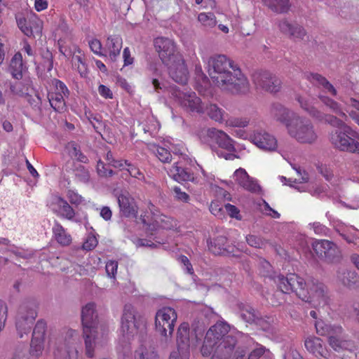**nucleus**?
Returning a JSON list of instances; mask_svg holds the SVG:
<instances>
[{
	"mask_svg": "<svg viewBox=\"0 0 359 359\" xmlns=\"http://www.w3.org/2000/svg\"><path fill=\"white\" fill-rule=\"evenodd\" d=\"M321 121H324L325 123L331 125L332 126L337 128V130L341 129L344 128V126H348L337 117L330 114H323V118Z\"/></svg>",
	"mask_w": 359,
	"mask_h": 359,
	"instance_id": "47",
	"label": "nucleus"
},
{
	"mask_svg": "<svg viewBox=\"0 0 359 359\" xmlns=\"http://www.w3.org/2000/svg\"><path fill=\"white\" fill-rule=\"evenodd\" d=\"M278 290L285 294L294 292L299 297V290L306 286V280L296 273H289L286 276L279 274L273 277Z\"/></svg>",
	"mask_w": 359,
	"mask_h": 359,
	"instance_id": "12",
	"label": "nucleus"
},
{
	"mask_svg": "<svg viewBox=\"0 0 359 359\" xmlns=\"http://www.w3.org/2000/svg\"><path fill=\"white\" fill-rule=\"evenodd\" d=\"M208 74L212 82L222 90L245 93L249 90L247 78L238 65L225 55H215L208 59Z\"/></svg>",
	"mask_w": 359,
	"mask_h": 359,
	"instance_id": "1",
	"label": "nucleus"
},
{
	"mask_svg": "<svg viewBox=\"0 0 359 359\" xmlns=\"http://www.w3.org/2000/svg\"><path fill=\"white\" fill-rule=\"evenodd\" d=\"M126 170L128 172L129 175L135 178L138 179L139 180H144V174L137 168L135 165L129 163Z\"/></svg>",
	"mask_w": 359,
	"mask_h": 359,
	"instance_id": "58",
	"label": "nucleus"
},
{
	"mask_svg": "<svg viewBox=\"0 0 359 359\" xmlns=\"http://www.w3.org/2000/svg\"><path fill=\"white\" fill-rule=\"evenodd\" d=\"M278 27L283 34L292 39H303L306 36V31L303 27L298 24H292L287 20L280 21Z\"/></svg>",
	"mask_w": 359,
	"mask_h": 359,
	"instance_id": "23",
	"label": "nucleus"
},
{
	"mask_svg": "<svg viewBox=\"0 0 359 359\" xmlns=\"http://www.w3.org/2000/svg\"><path fill=\"white\" fill-rule=\"evenodd\" d=\"M81 316L86 355L88 358H93L96 346L98 325V316L95 304L89 302L83 306L81 309Z\"/></svg>",
	"mask_w": 359,
	"mask_h": 359,
	"instance_id": "4",
	"label": "nucleus"
},
{
	"mask_svg": "<svg viewBox=\"0 0 359 359\" xmlns=\"http://www.w3.org/2000/svg\"><path fill=\"white\" fill-rule=\"evenodd\" d=\"M154 43L160 59L165 65L177 60V56H182L177 50L175 42L169 38L157 37L154 39Z\"/></svg>",
	"mask_w": 359,
	"mask_h": 359,
	"instance_id": "13",
	"label": "nucleus"
},
{
	"mask_svg": "<svg viewBox=\"0 0 359 359\" xmlns=\"http://www.w3.org/2000/svg\"><path fill=\"white\" fill-rule=\"evenodd\" d=\"M73 65L77 68V70L82 77H85L88 73L86 64L83 61L79 55L72 57Z\"/></svg>",
	"mask_w": 359,
	"mask_h": 359,
	"instance_id": "49",
	"label": "nucleus"
},
{
	"mask_svg": "<svg viewBox=\"0 0 359 359\" xmlns=\"http://www.w3.org/2000/svg\"><path fill=\"white\" fill-rule=\"evenodd\" d=\"M122 45L123 40L119 35H113L107 38L105 47L109 52V57L111 61L115 62L118 57Z\"/></svg>",
	"mask_w": 359,
	"mask_h": 359,
	"instance_id": "29",
	"label": "nucleus"
},
{
	"mask_svg": "<svg viewBox=\"0 0 359 359\" xmlns=\"http://www.w3.org/2000/svg\"><path fill=\"white\" fill-rule=\"evenodd\" d=\"M143 324L142 317L131 304H126L121 318V331L123 337L130 341L138 334L140 326Z\"/></svg>",
	"mask_w": 359,
	"mask_h": 359,
	"instance_id": "9",
	"label": "nucleus"
},
{
	"mask_svg": "<svg viewBox=\"0 0 359 359\" xmlns=\"http://www.w3.org/2000/svg\"><path fill=\"white\" fill-rule=\"evenodd\" d=\"M304 346L308 351L312 353L316 357L327 358L330 355L329 352L323 344L322 339L319 337H307L304 341Z\"/></svg>",
	"mask_w": 359,
	"mask_h": 359,
	"instance_id": "22",
	"label": "nucleus"
},
{
	"mask_svg": "<svg viewBox=\"0 0 359 359\" xmlns=\"http://www.w3.org/2000/svg\"><path fill=\"white\" fill-rule=\"evenodd\" d=\"M277 121L284 123L289 135L297 142L303 144H312L318 138L314 126L309 120L296 116L280 104L271 108Z\"/></svg>",
	"mask_w": 359,
	"mask_h": 359,
	"instance_id": "3",
	"label": "nucleus"
},
{
	"mask_svg": "<svg viewBox=\"0 0 359 359\" xmlns=\"http://www.w3.org/2000/svg\"><path fill=\"white\" fill-rule=\"evenodd\" d=\"M135 359H157L156 355L149 353L146 348L141 346L135 353Z\"/></svg>",
	"mask_w": 359,
	"mask_h": 359,
	"instance_id": "53",
	"label": "nucleus"
},
{
	"mask_svg": "<svg viewBox=\"0 0 359 359\" xmlns=\"http://www.w3.org/2000/svg\"><path fill=\"white\" fill-rule=\"evenodd\" d=\"M65 97L67 96L60 95L59 93H48V99L50 104L55 111L61 113L65 110L66 104Z\"/></svg>",
	"mask_w": 359,
	"mask_h": 359,
	"instance_id": "34",
	"label": "nucleus"
},
{
	"mask_svg": "<svg viewBox=\"0 0 359 359\" xmlns=\"http://www.w3.org/2000/svg\"><path fill=\"white\" fill-rule=\"evenodd\" d=\"M312 248L320 259L327 262H333L339 254L337 245L328 240H317L313 243Z\"/></svg>",
	"mask_w": 359,
	"mask_h": 359,
	"instance_id": "16",
	"label": "nucleus"
},
{
	"mask_svg": "<svg viewBox=\"0 0 359 359\" xmlns=\"http://www.w3.org/2000/svg\"><path fill=\"white\" fill-rule=\"evenodd\" d=\"M67 198L72 205H79L83 202V197L74 191L69 190L67 192Z\"/></svg>",
	"mask_w": 359,
	"mask_h": 359,
	"instance_id": "64",
	"label": "nucleus"
},
{
	"mask_svg": "<svg viewBox=\"0 0 359 359\" xmlns=\"http://www.w3.org/2000/svg\"><path fill=\"white\" fill-rule=\"evenodd\" d=\"M76 333L73 330L67 332L64 339H59L53 351L55 359H70L74 348Z\"/></svg>",
	"mask_w": 359,
	"mask_h": 359,
	"instance_id": "15",
	"label": "nucleus"
},
{
	"mask_svg": "<svg viewBox=\"0 0 359 359\" xmlns=\"http://www.w3.org/2000/svg\"><path fill=\"white\" fill-rule=\"evenodd\" d=\"M54 239L62 246H68L72 243V236L57 221H55L52 228Z\"/></svg>",
	"mask_w": 359,
	"mask_h": 359,
	"instance_id": "31",
	"label": "nucleus"
},
{
	"mask_svg": "<svg viewBox=\"0 0 359 359\" xmlns=\"http://www.w3.org/2000/svg\"><path fill=\"white\" fill-rule=\"evenodd\" d=\"M240 316L244 321L249 323L256 320L255 310L250 306H240Z\"/></svg>",
	"mask_w": 359,
	"mask_h": 359,
	"instance_id": "42",
	"label": "nucleus"
},
{
	"mask_svg": "<svg viewBox=\"0 0 359 359\" xmlns=\"http://www.w3.org/2000/svg\"><path fill=\"white\" fill-rule=\"evenodd\" d=\"M337 278L344 285L347 287H351L357 281L356 273L346 270H344L341 272L339 271Z\"/></svg>",
	"mask_w": 359,
	"mask_h": 359,
	"instance_id": "39",
	"label": "nucleus"
},
{
	"mask_svg": "<svg viewBox=\"0 0 359 359\" xmlns=\"http://www.w3.org/2000/svg\"><path fill=\"white\" fill-rule=\"evenodd\" d=\"M207 243L209 250L216 255L228 256L233 254L236 250L235 246L231 245L227 238L224 236H218L212 240H208Z\"/></svg>",
	"mask_w": 359,
	"mask_h": 359,
	"instance_id": "19",
	"label": "nucleus"
},
{
	"mask_svg": "<svg viewBox=\"0 0 359 359\" xmlns=\"http://www.w3.org/2000/svg\"><path fill=\"white\" fill-rule=\"evenodd\" d=\"M8 308L6 304L0 300V331L4 327L7 319Z\"/></svg>",
	"mask_w": 359,
	"mask_h": 359,
	"instance_id": "60",
	"label": "nucleus"
},
{
	"mask_svg": "<svg viewBox=\"0 0 359 359\" xmlns=\"http://www.w3.org/2000/svg\"><path fill=\"white\" fill-rule=\"evenodd\" d=\"M229 326L221 322L210 327L206 332L201 353L208 356L212 353L211 359H229L236 344V339L228 334Z\"/></svg>",
	"mask_w": 359,
	"mask_h": 359,
	"instance_id": "2",
	"label": "nucleus"
},
{
	"mask_svg": "<svg viewBox=\"0 0 359 359\" xmlns=\"http://www.w3.org/2000/svg\"><path fill=\"white\" fill-rule=\"evenodd\" d=\"M150 81L156 93L165 91L166 84L162 81L163 72L157 64H150L147 69Z\"/></svg>",
	"mask_w": 359,
	"mask_h": 359,
	"instance_id": "25",
	"label": "nucleus"
},
{
	"mask_svg": "<svg viewBox=\"0 0 359 359\" xmlns=\"http://www.w3.org/2000/svg\"><path fill=\"white\" fill-rule=\"evenodd\" d=\"M74 174L77 180L81 182L86 183L90 180L88 170L81 165H79L74 169Z\"/></svg>",
	"mask_w": 359,
	"mask_h": 359,
	"instance_id": "51",
	"label": "nucleus"
},
{
	"mask_svg": "<svg viewBox=\"0 0 359 359\" xmlns=\"http://www.w3.org/2000/svg\"><path fill=\"white\" fill-rule=\"evenodd\" d=\"M246 241L248 245L256 248H262L266 245V243L263 241L261 238L255 235L248 236Z\"/></svg>",
	"mask_w": 359,
	"mask_h": 359,
	"instance_id": "55",
	"label": "nucleus"
},
{
	"mask_svg": "<svg viewBox=\"0 0 359 359\" xmlns=\"http://www.w3.org/2000/svg\"><path fill=\"white\" fill-rule=\"evenodd\" d=\"M117 201L120 209V213L125 217L136 218L138 212V207L135 199L128 194H121L118 196Z\"/></svg>",
	"mask_w": 359,
	"mask_h": 359,
	"instance_id": "21",
	"label": "nucleus"
},
{
	"mask_svg": "<svg viewBox=\"0 0 359 359\" xmlns=\"http://www.w3.org/2000/svg\"><path fill=\"white\" fill-rule=\"evenodd\" d=\"M154 152L156 157L163 163H168L171 160L172 156L170 152L163 147H156Z\"/></svg>",
	"mask_w": 359,
	"mask_h": 359,
	"instance_id": "50",
	"label": "nucleus"
},
{
	"mask_svg": "<svg viewBox=\"0 0 359 359\" xmlns=\"http://www.w3.org/2000/svg\"><path fill=\"white\" fill-rule=\"evenodd\" d=\"M235 181L239 184L244 182V180H248V174L243 168L237 169L233 174Z\"/></svg>",
	"mask_w": 359,
	"mask_h": 359,
	"instance_id": "63",
	"label": "nucleus"
},
{
	"mask_svg": "<svg viewBox=\"0 0 359 359\" xmlns=\"http://www.w3.org/2000/svg\"><path fill=\"white\" fill-rule=\"evenodd\" d=\"M169 175L178 182L193 181L194 179L193 172L181 166L180 163L174 164L170 169Z\"/></svg>",
	"mask_w": 359,
	"mask_h": 359,
	"instance_id": "30",
	"label": "nucleus"
},
{
	"mask_svg": "<svg viewBox=\"0 0 359 359\" xmlns=\"http://www.w3.org/2000/svg\"><path fill=\"white\" fill-rule=\"evenodd\" d=\"M315 327L317 334L320 336H326L328 337V339H330L331 337L341 336L344 332V330L341 325H332L323 320H317L315 323Z\"/></svg>",
	"mask_w": 359,
	"mask_h": 359,
	"instance_id": "24",
	"label": "nucleus"
},
{
	"mask_svg": "<svg viewBox=\"0 0 359 359\" xmlns=\"http://www.w3.org/2000/svg\"><path fill=\"white\" fill-rule=\"evenodd\" d=\"M252 79L257 89L264 92L269 90V74L267 71L257 70L252 74Z\"/></svg>",
	"mask_w": 359,
	"mask_h": 359,
	"instance_id": "33",
	"label": "nucleus"
},
{
	"mask_svg": "<svg viewBox=\"0 0 359 359\" xmlns=\"http://www.w3.org/2000/svg\"><path fill=\"white\" fill-rule=\"evenodd\" d=\"M328 344L336 351L347 349L350 346V341L346 339L344 332L341 336L331 337Z\"/></svg>",
	"mask_w": 359,
	"mask_h": 359,
	"instance_id": "36",
	"label": "nucleus"
},
{
	"mask_svg": "<svg viewBox=\"0 0 359 359\" xmlns=\"http://www.w3.org/2000/svg\"><path fill=\"white\" fill-rule=\"evenodd\" d=\"M198 20L206 28H212L217 25V20L213 13H201L198 16Z\"/></svg>",
	"mask_w": 359,
	"mask_h": 359,
	"instance_id": "40",
	"label": "nucleus"
},
{
	"mask_svg": "<svg viewBox=\"0 0 359 359\" xmlns=\"http://www.w3.org/2000/svg\"><path fill=\"white\" fill-rule=\"evenodd\" d=\"M357 133L350 126L335 130L330 133V142L337 149L359 154V142L355 141Z\"/></svg>",
	"mask_w": 359,
	"mask_h": 359,
	"instance_id": "8",
	"label": "nucleus"
},
{
	"mask_svg": "<svg viewBox=\"0 0 359 359\" xmlns=\"http://www.w3.org/2000/svg\"><path fill=\"white\" fill-rule=\"evenodd\" d=\"M16 21L20 29L27 36H32L34 32H39L41 26L38 22H33L29 18L18 15L16 17Z\"/></svg>",
	"mask_w": 359,
	"mask_h": 359,
	"instance_id": "32",
	"label": "nucleus"
},
{
	"mask_svg": "<svg viewBox=\"0 0 359 359\" xmlns=\"http://www.w3.org/2000/svg\"><path fill=\"white\" fill-rule=\"evenodd\" d=\"M244 189L252 193L259 192L261 190L260 186L257 181L248 175V180H244L243 183L239 184Z\"/></svg>",
	"mask_w": 359,
	"mask_h": 359,
	"instance_id": "46",
	"label": "nucleus"
},
{
	"mask_svg": "<svg viewBox=\"0 0 359 359\" xmlns=\"http://www.w3.org/2000/svg\"><path fill=\"white\" fill-rule=\"evenodd\" d=\"M244 189L252 193L259 192L261 190L260 186L257 181L248 175V180H244L243 183L239 184Z\"/></svg>",
	"mask_w": 359,
	"mask_h": 359,
	"instance_id": "45",
	"label": "nucleus"
},
{
	"mask_svg": "<svg viewBox=\"0 0 359 359\" xmlns=\"http://www.w3.org/2000/svg\"><path fill=\"white\" fill-rule=\"evenodd\" d=\"M109 164L104 163L101 160L97 161L96 170L100 177H110L114 175V172L109 168Z\"/></svg>",
	"mask_w": 359,
	"mask_h": 359,
	"instance_id": "44",
	"label": "nucleus"
},
{
	"mask_svg": "<svg viewBox=\"0 0 359 359\" xmlns=\"http://www.w3.org/2000/svg\"><path fill=\"white\" fill-rule=\"evenodd\" d=\"M251 138L252 142L259 148L264 150L269 149V135L268 133L262 130H257Z\"/></svg>",
	"mask_w": 359,
	"mask_h": 359,
	"instance_id": "35",
	"label": "nucleus"
},
{
	"mask_svg": "<svg viewBox=\"0 0 359 359\" xmlns=\"http://www.w3.org/2000/svg\"><path fill=\"white\" fill-rule=\"evenodd\" d=\"M309 226L315 233L319 236H326L329 231L328 228L318 222L309 224Z\"/></svg>",
	"mask_w": 359,
	"mask_h": 359,
	"instance_id": "57",
	"label": "nucleus"
},
{
	"mask_svg": "<svg viewBox=\"0 0 359 359\" xmlns=\"http://www.w3.org/2000/svg\"><path fill=\"white\" fill-rule=\"evenodd\" d=\"M53 83L55 87V90L53 93H59L60 95L68 96L69 91L66 85L58 79H54Z\"/></svg>",
	"mask_w": 359,
	"mask_h": 359,
	"instance_id": "59",
	"label": "nucleus"
},
{
	"mask_svg": "<svg viewBox=\"0 0 359 359\" xmlns=\"http://www.w3.org/2000/svg\"><path fill=\"white\" fill-rule=\"evenodd\" d=\"M172 95L185 111L198 114L205 113V104L196 93H184L175 88Z\"/></svg>",
	"mask_w": 359,
	"mask_h": 359,
	"instance_id": "11",
	"label": "nucleus"
},
{
	"mask_svg": "<svg viewBox=\"0 0 359 359\" xmlns=\"http://www.w3.org/2000/svg\"><path fill=\"white\" fill-rule=\"evenodd\" d=\"M210 211L215 216L222 218L224 215V210L223 206L219 201H212L210 205Z\"/></svg>",
	"mask_w": 359,
	"mask_h": 359,
	"instance_id": "56",
	"label": "nucleus"
},
{
	"mask_svg": "<svg viewBox=\"0 0 359 359\" xmlns=\"http://www.w3.org/2000/svg\"><path fill=\"white\" fill-rule=\"evenodd\" d=\"M290 8L289 0H271V9L275 12L287 13Z\"/></svg>",
	"mask_w": 359,
	"mask_h": 359,
	"instance_id": "43",
	"label": "nucleus"
},
{
	"mask_svg": "<svg viewBox=\"0 0 359 359\" xmlns=\"http://www.w3.org/2000/svg\"><path fill=\"white\" fill-rule=\"evenodd\" d=\"M224 211H226L231 217L236 218L237 219H241L240 217V211L239 210L233 205L230 203H226L224 205Z\"/></svg>",
	"mask_w": 359,
	"mask_h": 359,
	"instance_id": "62",
	"label": "nucleus"
},
{
	"mask_svg": "<svg viewBox=\"0 0 359 359\" xmlns=\"http://www.w3.org/2000/svg\"><path fill=\"white\" fill-rule=\"evenodd\" d=\"M299 298L312 304L315 307L324 306L329 304L330 295L327 286L316 279L306 281V286L299 290Z\"/></svg>",
	"mask_w": 359,
	"mask_h": 359,
	"instance_id": "5",
	"label": "nucleus"
},
{
	"mask_svg": "<svg viewBox=\"0 0 359 359\" xmlns=\"http://www.w3.org/2000/svg\"><path fill=\"white\" fill-rule=\"evenodd\" d=\"M172 192L175 199L177 201L188 203L190 200L189 195L186 192L182 191L179 187H173Z\"/></svg>",
	"mask_w": 359,
	"mask_h": 359,
	"instance_id": "54",
	"label": "nucleus"
},
{
	"mask_svg": "<svg viewBox=\"0 0 359 359\" xmlns=\"http://www.w3.org/2000/svg\"><path fill=\"white\" fill-rule=\"evenodd\" d=\"M51 206L53 212L60 217L76 222H79V220L75 218V210L69 203L62 197H55Z\"/></svg>",
	"mask_w": 359,
	"mask_h": 359,
	"instance_id": "20",
	"label": "nucleus"
},
{
	"mask_svg": "<svg viewBox=\"0 0 359 359\" xmlns=\"http://www.w3.org/2000/svg\"><path fill=\"white\" fill-rule=\"evenodd\" d=\"M177 60L165 65L171 79L176 83L186 84L188 81L189 72L182 56H177Z\"/></svg>",
	"mask_w": 359,
	"mask_h": 359,
	"instance_id": "18",
	"label": "nucleus"
},
{
	"mask_svg": "<svg viewBox=\"0 0 359 359\" xmlns=\"http://www.w3.org/2000/svg\"><path fill=\"white\" fill-rule=\"evenodd\" d=\"M207 135L219 146V149L216 150L218 156L226 160H233L238 158V156L235 154L236 149L234 141L226 133L211 128L208 129Z\"/></svg>",
	"mask_w": 359,
	"mask_h": 359,
	"instance_id": "10",
	"label": "nucleus"
},
{
	"mask_svg": "<svg viewBox=\"0 0 359 359\" xmlns=\"http://www.w3.org/2000/svg\"><path fill=\"white\" fill-rule=\"evenodd\" d=\"M41 57L43 58V67L46 69L48 72L51 71L53 67V57L52 53L48 49L43 50Z\"/></svg>",
	"mask_w": 359,
	"mask_h": 359,
	"instance_id": "48",
	"label": "nucleus"
},
{
	"mask_svg": "<svg viewBox=\"0 0 359 359\" xmlns=\"http://www.w3.org/2000/svg\"><path fill=\"white\" fill-rule=\"evenodd\" d=\"M205 112L215 121L222 122L224 119V110L215 104H205Z\"/></svg>",
	"mask_w": 359,
	"mask_h": 359,
	"instance_id": "37",
	"label": "nucleus"
},
{
	"mask_svg": "<svg viewBox=\"0 0 359 359\" xmlns=\"http://www.w3.org/2000/svg\"><path fill=\"white\" fill-rule=\"evenodd\" d=\"M177 318V313L171 307H163L156 313V331L160 334L162 337L161 341L165 344L171 341Z\"/></svg>",
	"mask_w": 359,
	"mask_h": 359,
	"instance_id": "7",
	"label": "nucleus"
},
{
	"mask_svg": "<svg viewBox=\"0 0 359 359\" xmlns=\"http://www.w3.org/2000/svg\"><path fill=\"white\" fill-rule=\"evenodd\" d=\"M306 76L308 81L318 88H321L333 96H336L337 95V91L335 88L323 76L318 73H309Z\"/></svg>",
	"mask_w": 359,
	"mask_h": 359,
	"instance_id": "28",
	"label": "nucleus"
},
{
	"mask_svg": "<svg viewBox=\"0 0 359 359\" xmlns=\"http://www.w3.org/2000/svg\"><path fill=\"white\" fill-rule=\"evenodd\" d=\"M159 226L165 229H171L177 226V221L172 217L166 215H162L160 217V221L158 222Z\"/></svg>",
	"mask_w": 359,
	"mask_h": 359,
	"instance_id": "52",
	"label": "nucleus"
},
{
	"mask_svg": "<svg viewBox=\"0 0 359 359\" xmlns=\"http://www.w3.org/2000/svg\"><path fill=\"white\" fill-rule=\"evenodd\" d=\"M297 102L299 103L302 109L306 111L311 116L318 120H322L323 113L318 111L314 106L316 99L309 95H299L297 97Z\"/></svg>",
	"mask_w": 359,
	"mask_h": 359,
	"instance_id": "27",
	"label": "nucleus"
},
{
	"mask_svg": "<svg viewBox=\"0 0 359 359\" xmlns=\"http://www.w3.org/2000/svg\"><path fill=\"white\" fill-rule=\"evenodd\" d=\"M177 351L170 353L169 359H188L189 355V325L187 323H182L177 332Z\"/></svg>",
	"mask_w": 359,
	"mask_h": 359,
	"instance_id": "14",
	"label": "nucleus"
},
{
	"mask_svg": "<svg viewBox=\"0 0 359 359\" xmlns=\"http://www.w3.org/2000/svg\"><path fill=\"white\" fill-rule=\"evenodd\" d=\"M177 260L184 266L183 269L190 275L194 274V271L188 257L185 255H180Z\"/></svg>",
	"mask_w": 359,
	"mask_h": 359,
	"instance_id": "61",
	"label": "nucleus"
},
{
	"mask_svg": "<svg viewBox=\"0 0 359 359\" xmlns=\"http://www.w3.org/2000/svg\"><path fill=\"white\" fill-rule=\"evenodd\" d=\"M69 155L75 158L78 161L83 163H88L89 160L88 157L82 153L80 147L75 142H71L67 145Z\"/></svg>",
	"mask_w": 359,
	"mask_h": 359,
	"instance_id": "38",
	"label": "nucleus"
},
{
	"mask_svg": "<svg viewBox=\"0 0 359 359\" xmlns=\"http://www.w3.org/2000/svg\"><path fill=\"white\" fill-rule=\"evenodd\" d=\"M45 332L46 323L42 320H38L33 330L30 343L29 353L32 356L39 358L42 355L44 348Z\"/></svg>",
	"mask_w": 359,
	"mask_h": 359,
	"instance_id": "17",
	"label": "nucleus"
},
{
	"mask_svg": "<svg viewBox=\"0 0 359 359\" xmlns=\"http://www.w3.org/2000/svg\"><path fill=\"white\" fill-rule=\"evenodd\" d=\"M26 70L27 67L23 63L22 54L19 52L16 53L10 61L8 72L13 79L20 80Z\"/></svg>",
	"mask_w": 359,
	"mask_h": 359,
	"instance_id": "26",
	"label": "nucleus"
},
{
	"mask_svg": "<svg viewBox=\"0 0 359 359\" xmlns=\"http://www.w3.org/2000/svg\"><path fill=\"white\" fill-rule=\"evenodd\" d=\"M36 317L37 306L34 301L26 300L20 304L15 316V326L20 338L30 332Z\"/></svg>",
	"mask_w": 359,
	"mask_h": 359,
	"instance_id": "6",
	"label": "nucleus"
},
{
	"mask_svg": "<svg viewBox=\"0 0 359 359\" xmlns=\"http://www.w3.org/2000/svg\"><path fill=\"white\" fill-rule=\"evenodd\" d=\"M319 99L325 106L329 107L334 113L339 116L346 117V115L341 110L339 104L336 101L325 95H319Z\"/></svg>",
	"mask_w": 359,
	"mask_h": 359,
	"instance_id": "41",
	"label": "nucleus"
}]
</instances>
